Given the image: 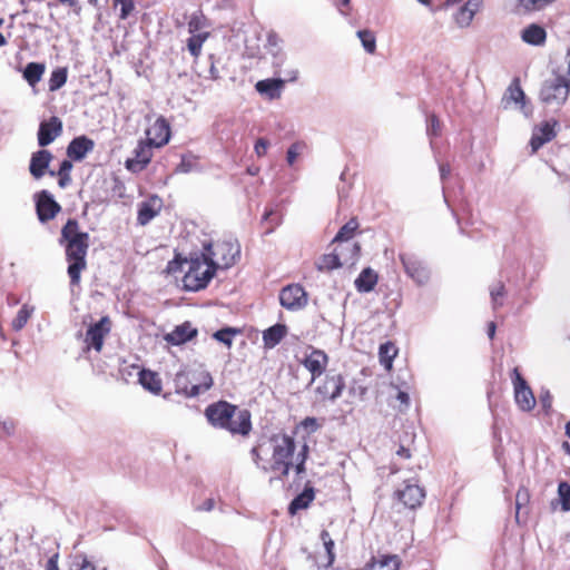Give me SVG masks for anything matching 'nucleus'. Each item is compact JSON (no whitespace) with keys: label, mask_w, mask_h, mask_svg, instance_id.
I'll return each mask as SVG.
<instances>
[{"label":"nucleus","mask_w":570,"mask_h":570,"mask_svg":"<svg viewBox=\"0 0 570 570\" xmlns=\"http://www.w3.org/2000/svg\"><path fill=\"white\" fill-rule=\"evenodd\" d=\"M111 331V320L108 316L101 317L98 322L90 324L85 335V351L99 353L102 350L104 341Z\"/></svg>","instance_id":"10"},{"label":"nucleus","mask_w":570,"mask_h":570,"mask_svg":"<svg viewBox=\"0 0 570 570\" xmlns=\"http://www.w3.org/2000/svg\"><path fill=\"white\" fill-rule=\"evenodd\" d=\"M45 72V65L39 62H29L23 70V78L30 86L37 85Z\"/></svg>","instance_id":"35"},{"label":"nucleus","mask_w":570,"mask_h":570,"mask_svg":"<svg viewBox=\"0 0 570 570\" xmlns=\"http://www.w3.org/2000/svg\"><path fill=\"white\" fill-rule=\"evenodd\" d=\"M147 141L154 147H163L170 139V126L164 117H158L154 125L146 130Z\"/></svg>","instance_id":"14"},{"label":"nucleus","mask_w":570,"mask_h":570,"mask_svg":"<svg viewBox=\"0 0 570 570\" xmlns=\"http://www.w3.org/2000/svg\"><path fill=\"white\" fill-rule=\"evenodd\" d=\"M287 327L284 324H275L263 332V342L266 348L275 347L286 335Z\"/></svg>","instance_id":"29"},{"label":"nucleus","mask_w":570,"mask_h":570,"mask_svg":"<svg viewBox=\"0 0 570 570\" xmlns=\"http://www.w3.org/2000/svg\"><path fill=\"white\" fill-rule=\"evenodd\" d=\"M406 275L419 286L429 283L431 271L428 264L415 254L404 253L400 255Z\"/></svg>","instance_id":"9"},{"label":"nucleus","mask_w":570,"mask_h":570,"mask_svg":"<svg viewBox=\"0 0 570 570\" xmlns=\"http://www.w3.org/2000/svg\"><path fill=\"white\" fill-rule=\"evenodd\" d=\"M504 99L508 101H513L515 104H521V110L524 112L525 116L529 115V112L525 108V102H524L525 95H524L522 88L520 87L518 80H514L509 86V88L507 89Z\"/></svg>","instance_id":"34"},{"label":"nucleus","mask_w":570,"mask_h":570,"mask_svg":"<svg viewBox=\"0 0 570 570\" xmlns=\"http://www.w3.org/2000/svg\"><path fill=\"white\" fill-rule=\"evenodd\" d=\"M357 38L360 39L364 50L373 55L376 50V38L373 31L368 29L358 30L356 32Z\"/></svg>","instance_id":"40"},{"label":"nucleus","mask_w":570,"mask_h":570,"mask_svg":"<svg viewBox=\"0 0 570 570\" xmlns=\"http://www.w3.org/2000/svg\"><path fill=\"white\" fill-rule=\"evenodd\" d=\"M279 303L288 311H299L307 305V293L299 284H291L279 292Z\"/></svg>","instance_id":"12"},{"label":"nucleus","mask_w":570,"mask_h":570,"mask_svg":"<svg viewBox=\"0 0 570 570\" xmlns=\"http://www.w3.org/2000/svg\"><path fill=\"white\" fill-rule=\"evenodd\" d=\"M298 69L295 67H286L283 69H277L275 76L279 77L281 80H285L286 82H294L298 78Z\"/></svg>","instance_id":"48"},{"label":"nucleus","mask_w":570,"mask_h":570,"mask_svg":"<svg viewBox=\"0 0 570 570\" xmlns=\"http://www.w3.org/2000/svg\"><path fill=\"white\" fill-rule=\"evenodd\" d=\"M558 499L563 512L570 511V484L562 481L558 485Z\"/></svg>","instance_id":"43"},{"label":"nucleus","mask_w":570,"mask_h":570,"mask_svg":"<svg viewBox=\"0 0 570 570\" xmlns=\"http://www.w3.org/2000/svg\"><path fill=\"white\" fill-rule=\"evenodd\" d=\"M377 283V275L371 269L365 268L355 279V287L358 292H371Z\"/></svg>","instance_id":"32"},{"label":"nucleus","mask_w":570,"mask_h":570,"mask_svg":"<svg viewBox=\"0 0 570 570\" xmlns=\"http://www.w3.org/2000/svg\"><path fill=\"white\" fill-rule=\"evenodd\" d=\"M94 141L86 136H80L71 140L67 148V155L73 160H81L94 149Z\"/></svg>","instance_id":"26"},{"label":"nucleus","mask_w":570,"mask_h":570,"mask_svg":"<svg viewBox=\"0 0 570 570\" xmlns=\"http://www.w3.org/2000/svg\"><path fill=\"white\" fill-rule=\"evenodd\" d=\"M557 121L553 122H543L542 125L535 127L532 132V137L530 140V146L532 153H537L539 148H541L544 144L552 140L556 136L554 127Z\"/></svg>","instance_id":"21"},{"label":"nucleus","mask_w":570,"mask_h":570,"mask_svg":"<svg viewBox=\"0 0 570 570\" xmlns=\"http://www.w3.org/2000/svg\"><path fill=\"white\" fill-rule=\"evenodd\" d=\"M79 570H96V568L91 562H89L86 558H83Z\"/></svg>","instance_id":"64"},{"label":"nucleus","mask_w":570,"mask_h":570,"mask_svg":"<svg viewBox=\"0 0 570 570\" xmlns=\"http://www.w3.org/2000/svg\"><path fill=\"white\" fill-rule=\"evenodd\" d=\"M61 238L67 244L71 242H78V240H89L88 233L80 232L78 222L75 219H69L66 225L61 229Z\"/></svg>","instance_id":"30"},{"label":"nucleus","mask_w":570,"mask_h":570,"mask_svg":"<svg viewBox=\"0 0 570 570\" xmlns=\"http://www.w3.org/2000/svg\"><path fill=\"white\" fill-rule=\"evenodd\" d=\"M239 332L236 328L233 327H225L214 333L213 337L217 340L218 342L225 344L226 346L230 347L233 343V338L235 335H237Z\"/></svg>","instance_id":"45"},{"label":"nucleus","mask_w":570,"mask_h":570,"mask_svg":"<svg viewBox=\"0 0 570 570\" xmlns=\"http://www.w3.org/2000/svg\"><path fill=\"white\" fill-rule=\"evenodd\" d=\"M308 446L304 444L301 451L297 453L295 458V470L297 474H301L304 471V464L307 458Z\"/></svg>","instance_id":"53"},{"label":"nucleus","mask_w":570,"mask_h":570,"mask_svg":"<svg viewBox=\"0 0 570 570\" xmlns=\"http://www.w3.org/2000/svg\"><path fill=\"white\" fill-rule=\"evenodd\" d=\"M151 145L149 141H140L135 149V157L127 159L126 168L137 173L142 170L153 157Z\"/></svg>","instance_id":"15"},{"label":"nucleus","mask_w":570,"mask_h":570,"mask_svg":"<svg viewBox=\"0 0 570 570\" xmlns=\"http://www.w3.org/2000/svg\"><path fill=\"white\" fill-rule=\"evenodd\" d=\"M328 362L327 355L321 350H313L303 361V365L311 372L314 382L323 374Z\"/></svg>","instance_id":"20"},{"label":"nucleus","mask_w":570,"mask_h":570,"mask_svg":"<svg viewBox=\"0 0 570 570\" xmlns=\"http://www.w3.org/2000/svg\"><path fill=\"white\" fill-rule=\"evenodd\" d=\"M570 94V82L554 73L543 81L539 98L548 107L560 108L566 104Z\"/></svg>","instance_id":"7"},{"label":"nucleus","mask_w":570,"mask_h":570,"mask_svg":"<svg viewBox=\"0 0 570 570\" xmlns=\"http://www.w3.org/2000/svg\"><path fill=\"white\" fill-rule=\"evenodd\" d=\"M193 167H194L193 161L183 157L180 164L177 167V171L186 174V173L191 171Z\"/></svg>","instance_id":"58"},{"label":"nucleus","mask_w":570,"mask_h":570,"mask_svg":"<svg viewBox=\"0 0 570 570\" xmlns=\"http://www.w3.org/2000/svg\"><path fill=\"white\" fill-rule=\"evenodd\" d=\"M524 12L540 11L552 4L556 0H515Z\"/></svg>","instance_id":"41"},{"label":"nucleus","mask_w":570,"mask_h":570,"mask_svg":"<svg viewBox=\"0 0 570 570\" xmlns=\"http://www.w3.org/2000/svg\"><path fill=\"white\" fill-rule=\"evenodd\" d=\"M16 424L11 419L0 417V438L10 436L14 431Z\"/></svg>","instance_id":"54"},{"label":"nucleus","mask_w":570,"mask_h":570,"mask_svg":"<svg viewBox=\"0 0 570 570\" xmlns=\"http://www.w3.org/2000/svg\"><path fill=\"white\" fill-rule=\"evenodd\" d=\"M482 6V0H468L453 14L455 24L461 29L470 27L474 16L481 10Z\"/></svg>","instance_id":"18"},{"label":"nucleus","mask_w":570,"mask_h":570,"mask_svg":"<svg viewBox=\"0 0 570 570\" xmlns=\"http://www.w3.org/2000/svg\"><path fill=\"white\" fill-rule=\"evenodd\" d=\"M36 208L38 218L40 222H48L60 212V205L53 199V196L47 191L42 190L37 196Z\"/></svg>","instance_id":"13"},{"label":"nucleus","mask_w":570,"mask_h":570,"mask_svg":"<svg viewBox=\"0 0 570 570\" xmlns=\"http://www.w3.org/2000/svg\"><path fill=\"white\" fill-rule=\"evenodd\" d=\"M209 37V32L191 33L187 40V49L194 58H198L204 42Z\"/></svg>","instance_id":"38"},{"label":"nucleus","mask_w":570,"mask_h":570,"mask_svg":"<svg viewBox=\"0 0 570 570\" xmlns=\"http://www.w3.org/2000/svg\"><path fill=\"white\" fill-rule=\"evenodd\" d=\"M203 252L214 265V268H229L240 255V246L236 240H222L215 244L206 243Z\"/></svg>","instance_id":"5"},{"label":"nucleus","mask_w":570,"mask_h":570,"mask_svg":"<svg viewBox=\"0 0 570 570\" xmlns=\"http://www.w3.org/2000/svg\"><path fill=\"white\" fill-rule=\"evenodd\" d=\"M35 313V306L29 304H23L21 308L18 311L17 316L11 322V327L13 331L19 332L21 331L26 324L28 323L29 318Z\"/></svg>","instance_id":"36"},{"label":"nucleus","mask_w":570,"mask_h":570,"mask_svg":"<svg viewBox=\"0 0 570 570\" xmlns=\"http://www.w3.org/2000/svg\"><path fill=\"white\" fill-rule=\"evenodd\" d=\"M357 226V222L351 219L343 227H341L333 242L338 243V245L351 243L350 239L356 230Z\"/></svg>","instance_id":"39"},{"label":"nucleus","mask_w":570,"mask_h":570,"mask_svg":"<svg viewBox=\"0 0 570 570\" xmlns=\"http://www.w3.org/2000/svg\"><path fill=\"white\" fill-rule=\"evenodd\" d=\"M439 169H440L441 179L445 180L449 177L450 173H451L450 165L449 164H441L439 166Z\"/></svg>","instance_id":"63"},{"label":"nucleus","mask_w":570,"mask_h":570,"mask_svg":"<svg viewBox=\"0 0 570 570\" xmlns=\"http://www.w3.org/2000/svg\"><path fill=\"white\" fill-rule=\"evenodd\" d=\"M520 38L527 45L541 47L546 43L547 31L540 24L531 23L521 30Z\"/></svg>","instance_id":"25"},{"label":"nucleus","mask_w":570,"mask_h":570,"mask_svg":"<svg viewBox=\"0 0 570 570\" xmlns=\"http://www.w3.org/2000/svg\"><path fill=\"white\" fill-rule=\"evenodd\" d=\"M269 146V142L268 140H266L265 138H259L256 144H255V153L258 157H262L266 154L267 151V148Z\"/></svg>","instance_id":"57"},{"label":"nucleus","mask_w":570,"mask_h":570,"mask_svg":"<svg viewBox=\"0 0 570 570\" xmlns=\"http://www.w3.org/2000/svg\"><path fill=\"white\" fill-rule=\"evenodd\" d=\"M185 264L187 271L183 284L187 291L197 292L205 288L216 274L214 265L210 264L204 252L190 254Z\"/></svg>","instance_id":"3"},{"label":"nucleus","mask_w":570,"mask_h":570,"mask_svg":"<svg viewBox=\"0 0 570 570\" xmlns=\"http://www.w3.org/2000/svg\"><path fill=\"white\" fill-rule=\"evenodd\" d=\"M263 220L272 223V226L267 229V233H272L274 229V226H276L281 223V217L274 209H268L264 213Z\"/></svg>","instance_id":"55"},{"label":"nucleus","mask_w":570,"mask_h":570,"mask_svg":"<svg viewBox=\"0 0 570 570\" xmlns=\"http://www.w3.org/2000/svg\"><path fill=\"white\" fill-rule=\"evenodd\" d=\"M566 62H567V69L563 73H560L562 78L568 80L570 82V48L567 50L566 53Z\"/></svg>","instance_id":"62"},{"label":"nucleus","mask_w":570,"mask_h":570,"mask_svg":"<svg viewBox=\"0 0 570 570\" xmlns=\"http://www.w3.org/2000/svg\"><path fill=\"white\" fill-rule=\"evenodd\" d=\"M344 389V380L341 375H327L324 383L316 389V393L323 400H336Z\"/></svg>","instance_id":"19"},{"label":"nucleus","mask_w":570,"mask_h":570,"mask_svg":"<svg viewBox=\"0 0 570 570\" xmlns=\"http://www.w3.org/2000/svg\"><path fill=\"white\" fill-rule=\"evenodd\" d=\"M396 352L392 344H383L380 346V356L384 365L390 368L392 366V358L395 356Z\"/></svg>","instance_id":"47"},{"label":"nucleus","mask_w":570,"mask_h":570,"mask_svg":"<svg viewBox=\"0 0 570 570\" xmlns=\"http://www.w3.org/2000/svg\"><path fill=\"white\" fill-rule=\"evenodd\" d=\"M295 442L286 434H277L269 439L268 444H259L250 451L256 466L263 472H272L276 478L286 476L294 465Z\"/></svg>","instance_id":"1"},{"label":"nucleus","mask_w":570,"mask_h":570,"mask_svg":"<svg viewBox=\"0 0 570 570\" xmlns=\"http://www.w3.org/2000/svg\"><path fill=\"white\" fill-rule=\"evenodd\" d=\"M203 21L198 16H193L188 22V31L189 33H198L204 32L203 30Z\"/></svg>","instance_id":"56"},{"label":"nucleus","mask_w":570,"mask_h":570,"mask_svg":"<svg viewBox=\"0 0 570 570\" xmlns=\"http://www.w3.org/2000/svg\"><path fill=\"white\" fill-rule=\"evenodd\" d=\"M286 63V57L284 55L273 57L272 66L274 68V73H276L277 69H283Z\"/></svg>","instance_id":"59"},{"label":"nucleus","mask_w":570,"mask_h":570,"mask_svg":"<svg viewBox=\"0 0 570 570\" xmlns=\"http://www.w3.org/2000/svg\"><path fill=\"white\" fill-rule=\"evenodd\" d=\"M161 209V199L151 197L142 202L138 208L137 220L140 225H147L154 217H156Z\"/></svg>","instance_id":"27"},{"label":"nucleus","mask_w":570,"mask_h":570,"mask_svg":"<svg viewBox=\"0 0 570 570\" xmlns=\"http://www.w3.org/2000/svg\"><path fill=\"white\" fill-rule=\"evenodd\" d=\"M358 253L360 246L356 243L337 245L334 253L322 255L315 266L320 272H328L344 265H353Z\"/></svg>","instance_id":"6"},{"label":"nucleus","mask_w":570,"mask_h":570,"mask_svg":"<svg viewBox=\"0 0 570 570\" xmlns=\"http://www.w3.org/2000/svg\"><path fill=\"white\" fill-rule=\"evenodd\" d=\"M52 159L49 150L41 149L32 154L29 170L33 178L40 179Z\"/></svg>","instance_id":"24"},{"label":"nucleus","mask_w":570,"mask_h":570,"mask_svg":"<svg viewBox=\"0 0 570 570\" xmlns=\"http://www.w3.org/2000/svg\"><path fill=\"white\" fill-rule=\"evenodd\" d=\"M313 488H306L301 494L293 499L289 503L288 511L291 514H295L297 511L306 509L314 500Z\"/></svg>","instance_id":"33"},{"label":"nucleus","mask_w":570,"mask_h":570,"mask_svg":"<svg viewBox=\"0 0 570 570\" xmlns=\"http://www.w3.org/2000/svg\"><path fill=\"white\" fill-rule=\"evenodd\" d=\"M529 499H530V494H529V491L525 489V488H520L517 492V495H515V508H517V511H515V519H517V522H520V510L522 507L527 505V503L529 502Z\"/></svg>","instance_id":"46"},{"label":"nucleus","mask_w":570,"mask_h":570,"mask_svg":"<svg viewBox=\"0 0 570 570\" xmlns=\"http://www.w3.org/2000/svg\"><path fill=\"white\" fill-rule=\"evenodd\" d=\"M306 147L307 146L304 141H295L288 147L286 153V161L288 166H294L297 157L305 151Z\"/></svg>","instance_id":"44"},{"label":"nucleus","mask_w":570,"mask_h":570,"mask_svg":"<svg viewBox=\"0 0 570 570\" xmlns=\"http://www.w3.org/2000/svg\"><path fill=\"white\" fill-rule=\"evenodd\" d=\"M321 540L323 541L324 548L326 550V553L328 556V561L332 563L334 561V541L332 540L330 533L326 530H323L321 532Z\"/></svg>","instance_id":"50"},{"label":"nucleus","mask_w":570,"mask_h":570,"mask_svg":"<svg viewBox=\"0 0 570 570\" xmlns=\"http://www.w3.org/2000/svg\"><path fill=\"white\" fill-rule=\"evenodd\" d=\"M62 122L58 117H51L49 120L42 121L38 130V144L41 147L50 145L58 136L61 135Z\"/></svg>","instance_id":"17"},{"label":"nucleus","mask_w":570,"mask_h":570,"mask_svg":"<svg viewBox=\"0 0 570 570\" xmlns=\"http://www.w3.org/2000/svg\"><path fill=\"white\" fill-rule=\"evenodd\" d=\"M71 168H72V164L69 160H63L60 164V168L58 171V175L60 176V178H59L60 187H65L69 184V181H70L69 171L71 170Z\"/></svg>","instance_id":"49"},{"label":"nucleus","mask_w":570,"mask_h":570,"mask_svg":"<svg viewBox=\"0 0 570 570\" xmlns=\"http://www.w3.org/2000/svg\"><path fill=\"white\" fill-rule=\"evenodd\" d=\"M401 560L396 554H384L379 558H373L366 564L365 570H399Z\"/></svg>","instance_id":"28"},{"label":"nucleus","mask_w":570,"mask_h":570,"mask_svg":"<svg viewBox=\"0 0 570 570\" xmlns=\"http://www.w3.org/2000/svg\"><path fill=\"white\" fill-rule=\"evenodd\" d=\"M89 247V240H78L66 244V256L69 262L68 275L72 285L80 282V274L86 268V256Z\"/></svg>","instance_id":"8"},{"label":"nucleus","mask_w":570,"mask_h":570,"mask_svg":"<svg viewBox=\"0 0 570 570\" xmlns=\"http://www.w3.org/2000/svg\"><path fill=\"white\" fill-rule=\"evenodd\" d=\"M58 553H55L52 557L49 558L47 562V570H59L58 568Z\"/></svg>","instance_id":"60"},{"label":"nucleus","mask_w":570,"mask_h":570,"mask_svg":"<svg viewBox=\"0 0 570 570\" xmlns=\"http://www.w3.org/2000/svg\"><path fill=\"white\" fill-rule=\"evenodd\" d=\"M397 499L409 509L420 507L425 498L424 490L412 483H405L404 487L396 492Z\"/></svg>","instance_id":"16"},{"label":"nucleus","mask_w":570,"mask_h":570,"mask_svg":"<svg viewBox=\"0 0 570 570\" xmlns=\"http://www.w3.org/2000/svg\"><path fill=\"white\" fill-rule=\"evenodd\" d=\"M174 382L176 392L186 397H196L207 392L214 384L210 373L202 365L188 373H177Z\"/></svg>","instance_id":"4"},{"label":"nucleus","mask_w":570,"mask_h":570,"mask_svg":"<svg viewBox=\"0 0 570 570\" xmlns=\"http://www.w3.org/2000/svg\"><path fill=\"white\" fill-rule=\"evenodd\" d=\"M197 335V328L189 322L176 326L170 333L165 335V341L173 345H180L190 341Z\"/></svg>","instance_id":"23"},{"label":"nucleus","mask_w":570,"mask_h":570,"mask_svg":"<svg viewBox=\"0 0 570 570\" xmlns=\"http://www.w3.org/2000/svg\"><path fill=\"white\" fill-rule=\"evenodd\" d=\"M489 291L492 308L497 311L504 304V298L507 295L505 286L502 282L498 281L490 286Z\"/></svg>","instance_id":"37"},{"label":"nucleus","mask_w":570,"mask_h":570,"mask_svg":"<svg viewBox=\"0 0 570 570\" xmlns=\"http://www.w3.org/2000/svg\"><path fill=\"white\" fill-rule=\"evenodd\" d=\"M511 381L514 390V400L521 411L529 412L535 406V397L532 390L523 379L518 367L511 372Z\"/></svg>","instance_id":"11"},{"label":"nucleus","mask_w":570,"mask_h":570,"mask_svg":"<svg viewBox=\"0 0 570 570\" xmlns=\"http://www.w3.org/2000/svg\"><path fill=\"white\" fill-rule=\"evenodd\" d=\"M441 126L438 117L435 115H431L428 118V127L426 132L430 137H436L440 135Z\"/></svg>","instance_id":"52"},{"label":"nucleus","mask_w":570,"mask_h":570,"mask_svg":"<svg viewBox=\"0 0 570 570\" xmlns=\"http://www.w3.org/2000/svg\"><path fill=\"white\" fill-rule=\"evenodd\" d=\"M67 81V70L65 68L56 69L51 72L49 79V90L56 91L60 89Z\"/></svg>","instance_id":"42"},{"label":"nucleus","mask_w":570,"mask_h":570,"mask_svg":"<svg viewBox=\"0 0 570 570\" xmlns=\"http://www.w3.org/2000/svg\"><path fill=\"white\" fill-rule=\"evenodd\" d=\"M205 416L214 428L227 430L232 434L246 436L252 430L250 413L226 401L208 405Z\"/></svg>","instance_id":"2"},{"label":"nucleus","mask_w":570,"mask_h":570,"mask_svg":"<svg viewBox=\"0 0 570 570\" xmlns=\"http://www.w3.org/2000/svg\"><path fill=\"white\" fill-rule=\"evenodd\" d=\"M396 399L400 401L404 407H407L410 405V396L406 392L399 391Z\"/></svg>","instance_id":"61"},{"label":"nucleus","mask_w":570,"mask_h":570,"mask_svg":"<svg viewBox=\"0 0 570 570\" xmlns=\"http://www.w3.org/2000/svg\"><path fill=\"white\" fill-rule=\"evenodd\" d=\"M115 6L120 4V19L125 20L134 11L135 4L132 0H114Z\"/></svg>","instance_id":"51"},{"label":"nucleus","mask_w":570,"mask_h":570,"mask_svg":"<svg viewBox=\"0 0 570 570\" xmlns=\"http://www.w3.org/2000/svg\"><path fill=\"white\" fill-rule=\"evenodd\" d=\"M285 80L279 77L263 79L256 82V91L269 100L278 99L282 96Z\"/></svg>","instance_id":"22"},{"label":"nucleus","mask_w":570,"mask_h":570,"mask_svg":"<svg viewBox=\"0 0 570 570\" xmlns=\"http://www.w3.org/2000/svg\"><path fill=\"white\" fill-rule=\"evenodd\" d=\"M139 383L142 387L153 394H159L161 392V380L158 374L151 371L142 370L139 372Z\"/></svg>","instance_id":"31"}]
</instances>
